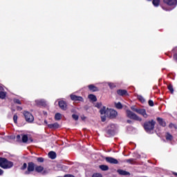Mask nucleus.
Returning a JSON list of instances; mask_svg holds the SVG:
<instances>
[{
    "label": "nucleus",
    "instance_id": "nucleus-1",
    "mask_svg": "<svg viewBox=\"0 0 177 177\" xmlns=\"http://www.w3.org/2000/svg\"><path fill=\"white\" fill-rule=\"evenodd\" d=\"M0 167L4 169H8L13 167V162L6 160L5 158H0Z\"/></svg>",
    "mask_w": 177,
    "mask_h": 177
},
{
    "label": "nucleus",
    "instance_id": "nucleus-2",
    "mask_svg": "<svg viewBox=\"0 0 177 177\" xmlns=\"http://www.w3.org/2000/svg\"><path fill=\"white\" fill-rule=\"evenodd\" d=\"M154 127H156V121H154V120L147 121L144 123V128L147 132L153 131V129H154Z\"/></svg>",
    "mask_w": 177,
    "mask_h": 177
},
{
    "label": "nucleus",
    "instance_id": "nucleus-3",
    "mask_svg": "<svg viewBox=\"0 0 177 177\" xmlns=\"http://www.w3.org/2000/svg\"><path fill=\"white\" fill-rule=\"evenodd\" d=\"M126 114L127 117H128V118H131V120H136V121H142V118H139V116H138L131 110H127Z\"/></svg>",
    "mask_w": 177,
    "mask_h": 177
},
{
    "label": "nucleus",
    "instance_id": "nucleus-4",
    "mask_svg": "<svg viewBox=\"0 0 177 177\" xmlns=\"http://www.w3.org/2000/svg\"><path fill=\"white\" fill-rule=\"evenodd\" d=\"M24 115L26 122H34V116L28 111H24Z\"/></svg>",
    "mask_w": 177,
    "mask_h": 177
},
{
    "label": "nucleus",
    "instance_id": "nucleus-5",
    "mask_svg": "<svg viewBox=\"0 0 177 177\" xmlns=\"http://www.w3.org/2000/svg\"><path fill=\"white\" fill-rule=\"evenodd\" d=\"M34 169H35V165L34 162H29L28 164L27 171H25V175H30L31 172H34Z\"/></svg>",
    "mask_w": 177,
    "mask_h": 177
},
{
    "label": "nucleus",
    "instance_id": "nucleus-6",
    "mask_svg": "<svg viewBox=\"0 0 177 177\" xmlns=\"http://www.w3.org/2000/svg\"><path fill=\"white\" fill-rule=\"evenodd\" d=\"M118 113L114 109H106V115L111 118H115L118 115Z\"/></svg>",
    "mask_w": 177,
    "mask_h": 177
},
{
    "label": "nucleus",
    "instance_id": "nucleus-7",
    "mask_svg": "<svg viewBox=\"0 0 177 177\" xmlns=\"http://www.w3.org/2000/svg\"><path fill=\"white\" fill-rule=\"evenodd\" d=\"M115 131V124H110L106 129V132L109 135H114Z\"/></svg>",
    "mask_w": 177,
    "mask_h": 177
},
{
    "label": "nucleus",
    "instance_id": "nucleus-8",
    "mask_svg": "<svg viewBox=\"0 0 177 177\" xmlns=\"http://www.w3.org/2000/svg\"><path fill=\"white\" fill-rule=\"evenodd\" d=\"M71 100H74L75 102H84V98L81 96H77L75 95H71Z\"/></svg>",
    "mask_w": 177,
    "mask_h": 177
},
{
    "label": "nucleus",
    "instance_id": "nucleus-9",
    "mask_svg": "<svg viewBox=\"0 0 177 177\" xmlns=\"http://www.w3.org/2000/svg\"><path fill=\"white\" fill-rule=\"evenodd\" d=\"M164 3L168 5L169 6H175L176 5V0H163Z\"/></svg>",
    "mask_w": 177,
    "mask_h": 177
},
{
    "label": "nucleus",
    "instance_id": "nucleus-10",
    "mask_svg": "<svg viewBox=\"0 0 177 177\" xmlns=\"http://www.w3.org/2000/svg\"><path fill=\"white\" fill-rule=\"evenodd\" d=\"M105 160L106 162H109V164H118V161L114 158L106 157Z\"/></svg>",
    "mask_w": 177,
    "mask_h": 177
},
{
    "label": "nucleus",
    "instance_id": "nucleus-11",
    "mask_svg": "<svg viewBox=\"0 0 177 177\" xmlns=\"http://www.w3.org/2000/svg\"><path fill=\"white\" fill-rule=\"evenodd\" d=\"M58 104L59 106V108L62 110L66 111L67 110V103H66V102H64V100H61L58 102Z\"/></svg>",
    "mask_w": 177,
    "mask_h": 177
},
{
    "label": "nucleus",
    "instance_id": "nucleus-12",
    "mask_svg": "<svg viewBox=\"0 0 177 177\" xmlns=\"http://www.w3.org/2000/svg\"><path fill=\"white\" fill-rule=\"evenodd\" d=\"M137 113L142 115L144 118H147L149 117V115L146 113V109H138Z\"/></svg>",
    "mask_w": 177,
    "mask_h": 177
},
{
    "label": "nucleus",
    "instance_id": "nucleus-13",
    "mask_svg": "<svg viewBox=\"0 0 177 177\" xmlns=\"http://www.w3.org/2000/svg\"><path fill=\"white\" fill-rule=\"evenodd\" d=\"M88 88L89 89V91H91V92H98V91H99V88H97L96 86H95L93 84L88 85Z\"/></svg>",
    "mask_w": 177,
    "mask_h": 177
},
{
    "label": "nucleus",
    "instance_id": "nucleus-14",
    "mask_svg": "<svg viewBox=\"0 0 177 177\" xmlns=\"http://www.w3.org/2000/svg\"><path fill=\"white\" fill-rule=\"evenodd\" d=\"M157 121L161 127H167V122H165V120L161 118H157Z\"/></svg>",
    "mask_w": 177,
    "mask_h": 177
},
{
    "label": "nucleus",
    "instance_id": "nucleus-15",
    "mask_svg": "<svg viewBox=\"0 0 177 177\" xmlns=\"http://www.w3.org/2000/svg\"><path fill=\"white\" fill-rule=\"evenodd\" d=\"M117 172H118V174H119V175H122L124 176L131 175V174L129 172L122 170V169H118Z\"/></svg>",
    "mask_w": 177,
    "mask_h": 177
},
{
    "label": "nucleus",
    "instance_id": "nucleus-16",
    "mask_svg": "<svg viewBox=\"0 0 177 177\" xmlns=\"http://www.w3.org/2000/svg\"><path fill=\"white\" fill-rule=\"evenodd\" d=\"M117 93L118 95H119V96H125V95H128V92L127 91V90L122 89L118 90Z\"/></svg>",
    "mask_w": 177,
    "mask_h": 177
},
{
    "label": "nucleus",
    "instance_id": "nucleus-17",
    "mask_svg": "<svg viewBox=\"0 0 177 177\" xmlns=\"http://www.w3.org/2000/svg\"><path fill=\"white\" fill-rule=\"evenodd\" d=\"M35 103L38 106H46V102H45L44 100H37Z\"/></svg>",
    "mask_w": 177,
    "mask_h": 177
},
{
    "label": "nucleus",
    "instance_id": "nucleus-18",
    "mask_svg": "<svg viewBox=\"0 0 177 177\" xmlns=\"http://www.w3.org/2000/svg\"><path fill=\"white\" fill-rule=\"evenodd\" d=\"M48 157L51 158V160H55V158H56V153L55 151H50L48 153Z\"/></svg>",
    "mask_w": 177,
    "mask_h": 177
},
{
    "label": "nucleus",
    "instance_id": "nucleus-19",
    "mask_svg": "<svg viewBox=\"0 0 177 177\" xmlns=\"http://www.w3.org/2000/svg\"><path fill=\"white\" fill-rule=\"evenodd\" d=\"M22 139L21 141L23 143H27L28 142V136L26 134L21 135Z\"/></svg>",
    "mask_w": 177,
    "mask_h": 177
},
{
    "label": "nucleus",
    "instance_id": "nucleus-20",
    "mask_svg": "<svg viewBox=\"0 0 177 177\" xmlns=\"http://www.w3.org/2000/svg\"><path fill=\"white\" fill-rule=\"evenodd\" d=\"M88 99H90V100H92V102H96L97 100V98H96V95L93 94L88 95Z\"/></svg>",
    "mask_w": 177,
    "mask_h": 177
},
{
    "label": "nucleus",
    "instance_id": "nucleus-21",
    "mask_svg": "<svg viewBox=\"0 0 177 177\" xmlns=\"http://www.w3.org/2000/svg\"><path fill=\"white\" fill-rule=\"evenodd\" d=\"M36 172H42L44 171V167L42 166H37L35 168Z\"/></svg>",
    "mask_w": 177,
    "mask_h": 177
},
{
    "label": "nucleus",
    "instance_id": "nucleus-22",
    "mask_svg": "<svg viewBox=\"0 0 177 177\" xmlns=\"http://www.w3.org/2000/svg\"><path fill=\"white\" fill-rule=\"evenodd\" d=\"M100 113L102 115L106 114V115H107V109H106V106H103V108L100 109Z\"/></svg>",
    "mask_w": 177,
    "mask_h": 177
},
{
    "label": "nucleus",
    "instance_id": "nucleus-23",
    "mask_svg": "<svg viewBox=\"0 0 177 177\" xmlns=\"http://www.w3.org/2000/svg\"><path fill=\"white\" fill-rule=\"evenodd\" d=\"M48 128H59V124L58 123H54V124H48Z\"/></svg>",
    "mask_w": 177,
    "mask_h": 177
},
{
    "label": "nucleus",
    "instance_id": "nucleus-24",
    "mask_svg": "<svg viewBox=\"0 0 177 177\" xmlns=\"http://www.w3.org/2000/svg\"><path fill=\"white\" fill-rule=\"evenodd\" d=\"M100 169H102V171H109V166L107 165H100Z\"/></svg>",
    "mask_w": 177,
    "mask_h": 177
},
{
    "label": "nucleus",
    "instance_id": "nucleus-25",
    "mask_svg": "<svg viewBox=\"0 0 177 177\" xmlns=\"http://www.w3.org/2000/svg\"><path fill=\"white\" fill-rule=\"evenodd\" d=\"M135 161L136 160L133 158L127 159L126 160H124L125 162H129V164H135Z\"/></svg>",
    "mask_w": 177,
    "mask_h": 177
},
{
    "label": "nucleus",
    "instance_id": "nucleus-26",
    "mask_svg": "<svg viewBox=\"0 0 177 177\" xmlns=\"http://www.w3.org/2000/svg\"><path fill=\"white\" fill-rule=\"evenodd\" d=\"M55 119L57 121H59V120H62V114H60V113H56L55 115Z\"/></svg>",
    "mask_w": 177,
    "mask_h": 177
},
{
    "label": "nucleus",
    "instance_id": "nucleus-27",
    "mask_svg": "<svg viewBox=\"0 0 177 177\" xmlns=\"http://www.w3.org/2000/svg\"><path fill=\"white\" fill-rule=\"evenodd\" d=\"M152 3L154 6H160V0H153Z\"/></svg>",
    "mask_w": 177,
    "mask_h": 177
},
{
    "label": "nucleus",
    "instance_id": "nucleus-28",
    "mask_svg": "<svg viewBox=\"0 0 177 177\" xmlns=\"http://www.w3.org/2000/svg\"><path fill=\"white\" fill-rule=\"evenodd\" d=\"M138 99L142 103H145L146 102V100L143 97L142 95H138Z\"/></svg>",
    "mask_w": 177,
    "mask_h": 177
},
{
    "label": "nucleus",
    "instance_id": "nucleus-29",
    "mask_svg": "<svg viewBox=\"0 0 177 177\" xmlns=\"http://www.w3.org/2000/svg\"><path fill=\"white\" fill-rule=\"evenodd\" d=\"M6 97V93L3 91L0 92V99H5Z\"/></svg>",
    "mask_w": 177,
    "mask_h": 177
},
{
    "label": "nucleus",
    "instance_id": "nucleus-30",
    "mask_svg": "<svg viewBox=\"0 0 177 177\" xmlns=\"http://www.w3.org/2000/svg\"><path fill=\"white\" fill-rule=\"evenodd\" d=\"M115 106L116 109H122V104H121V102L115 103Z\"/></svg>",
    "mask_w": 177,
    "mask_h": 177
},
{
    "label": "nucleus",
    "instance_id": "nucleus-31",
    "mask_svg": "<svg viewBox=\"0 0 177 177\" xmlns=\"http://www.w3.org/2000/svg\"><path fill=\"white\" fill-rule=\"evenodd\" d=\"M166 139L167 140H172V136L167 133L166 135Z\"/></svg>",
    "mask_w": 177,
    "mask_h": 177
},
{
    "label": "nucleus",
    "instance_id": "nucleus-32",
    "mask_svg": "<svg viewBox=\"0 0 177 177\" xmlns=\"http://www.w3.org/2000/svg\"><path fill=\"white\" fill-rule=\"evenodd\" d=\"M109 86L110 87L111 89H114L115 88V85L114 83H108Z\"/></svg>",
    "mask_w": 177,
    "mask_h": 177
},
{
    "label": "nucleus",
    "instance_id": "nucleus-33",
    "mask_svg": "<svg viewBox=\"0 0 177 177\" xmlns=\"http://www.w3.org/2000/svg\"><path fill=\"white\" fill-rule=\"evenodd\" d=\"M167 88L171 93H174V87L171 84H169Z\"/></svg>",
    "mask_w": 177,
    "mask_h": 177
},
{
    "label": "nucleus",
    "instance_id": "nucleus-34",
    "mask_svg": "<svg viewBox=\"0 0 177 177\" xmlns=\"http://www.w3.org/2000/svg\"><path fill=\"white\" fill-rule=\"evenodd\" d=\"M72 118H73V120H75V121H78L79 116H78V115L73 114Z\"/></svg>",
    "mask_w": 177,
    "mask_h": 177
},
{
    "label": "nucleus",
    "instance_id": "nucleus-35",
    "mask_svg": "<svg viewBox=\"0 0 177 177\" xmlns=\"http://www.w3.org/2000/svg\"><path fill=\"white\" fill-rule=\"evenodd\" d=\"M149 105L151 106V107H153V106H154V102H153V100H149Z\"/></svg>",
    "mask_w": 177,
    "mask_h": 177
},
{
    "label": "nucleus",
    "instance_id": "nucleus-36",
    "mask_svg": "<svg viewBox=\"0 0 177 177\" xmlns=\"http://www.w3.org/2000/svg\"><path fill=\"white\" fill-rule=\"evenodd\" d=\"M13 121L15 124H17V115H15L13 117Z\"/></svg>",
    "mask_w": 177,
    "mask_h": 177
},
{
    "label": "nucleus",
    "instance_id": "nucleus-37",
    "mask_svg": "<svg viewBox=\"0 0 177 177\" xmlns=\"http://www.w3.org/2000/svg\"><path fill=\"white\" fill-rule=\"evenodd\" d=\"M14 102L17 103V104H21V102L19 100L15 99Z\"/></svg>",
    "mask_w": 177,
    "mask_h": 177
},
{
    "label": "nucleus",
    "instance_id": "nucleus-38",
    "mask_svg": "<svg viewBox=\"0 0 177 177\" xmlns=\"http://www.w3.org/2000/svg\"><path fill=\"white\" fill-rule=\"evenodd\" d=\"M27 168V163H24L23 166L21 167V169L24 170Z\"/></svg>",
    "mask_w": 177,
    "mask_h": 177
},
{
    "label": "nucleus",
    "instance_id": "nucleus-39",
    "mask_svg": "<svg viewBox=\"0 0 177 177\" xmlns=\"http://www.w3.org/2000/svg\"><path fill=\"white\" fill-rule=\"evenodd\" d=\"M131 109L133 110V111H135L136 113H138V111H139V109H136L135 106H131Z\"/></svg>",
    "mask_w": 177,
    "mask_h": 177
},
{
    "label": "nucleus",
    "instance_id": "nucleus-40",
    "mask_svg": "<svg viewBox=\"0 0 177 177\" xmlns=\"http://www.w3.org/2000/svg\"><path fill=\"white\" fill-rule=\"evenodd\" d=\"M169 127L170 128H175V129H176V125H175V124H172V123H170L169 125Z\"/></svg>",
    "mask_w": 177,
    "mask_h": 177
},
{
    "label": "nucleus",
    "instance_id": "nucleus-41",
    "mask_svg": "<svg viewBox=\"0 0 177 177\" xmlns=\"http://www.w3.org/2000/svg\"><path fill=\"white\" fill-rule=\"evenodd\" d=\"M38 162H44V158H37Z\"/></svg>",
    "mask_w": 177,
    "mask_h": 177
},
{
    "label": "nucleus",
    "instance_id": "nucleus-42",
    "mask_svg": "<svg viewBox=\"0 0 177 177\" xmlns=\"http://www.w3.org/2000/svg\"><path fill=\"white\" fill-rule=\"evenodd\" d=\"M92 177H102V174H95Z\"/></svg>",
    "mask_w": 177,
    "mask_h": 177
},
{
    "label": "nucleus",
    "instance_id": "nucleus-43",
    "mask_svg": "<svg viewBox=\"0 0 177 177\" xmlns=\"http://www.w3.org/2000/svg\"><path fill=\"white\" fill-rule=\"evenodd\" d=\"M95 107H97V109H100L102 107V104L101 103H97L95 104Z\"/></svg>",
    "mask_w": 177,
    "mask_h": 177
},
{
    "label": "nucleus",
    "instance_id": "nucleus-44",
    "mask_svg": "<svg viewBox=\"0 0 177 177\" xmlns=\"http://www.w3.org/2000/svg\"><path fill=\"white\" fill-rule=\"evenodd\" d=\"M101 118H102V122H104V121H106V116H102Z\"/></svg>",
    "mask_w": 177,
    "mask_h": 177
},
{
    "label": "nucleus",
    "instance_id": "nucleus-45",
    "mask_svg": "<svg viewBox=\"0 0 177 177\" xmlns=\"http://www.w3.org/2000/svg\"><path fill=\"white\" fill-rule=\"evenodd\" d=\"M64 177H75V176H74L71 174H66V175L64 176Z\"/></svg>",
    "mask_w": 177,
    "mask_h": 177
},
{
    "label": "nucleus",
    "instance_id": "nucleus-46",
    "mask_svg": "<svg viewBox=\"0 0 177 177\" xmlns=\"http://www.w3.org/2000/svg\"><path fill=\"white\" fill-rule=\"evenodd\" d=\"M174 60H175L176 62H177V55H176V54H175V55H174Z\"/></svg>",
    "mask_w": 177,
    "mask_h": 177
},
{
    "label": "nucleus",
    "instance_id": "nucleus-47",
    "mask_svg": "<svg viewBox=\"0 0 177 177\" xmlns=\"http://www.w3.org/2000/svg\"><path fill=\"white\" fill-rule=\"evenodd\" d=\"M81 119L84 121V120H86V117H85L84 115L81 116Z\"/></svg>",
    "mask_w": 177,
    "mask_h": 177
},
{
    "label": "nucleus",
    "instance_id": "nucleus-48",
    "mask_svg": "<svg viewBox=\"0 0 177 177\" xmlns=\"http://www.w3.org/2000/svg\"><path fill=\"white\" fill-rule=\"evenodd\" d=\"M1 175H3V170H2L1 169H0V176Z\"/></svg>",
    "mask_w": 177,
    "mask_h": 177
},
{
    "label": "nucleus",
    "instance_id": "nucleus-49",
    "mask_svg": "<svg viewBox=\"0 0 177 177\" xmlns=\"http://www.w3.org/2000/svg\"><path fill=\"white\" fill-rule=\"evenodd\" d=\"M20 138H21L20 135L17 136V140H20Z\"/></svg>",
    "mask_w": 177,
    "mask_h": 177
},
{
    "label": "nucleus",
    "instance_id": "nucleus-50",
    "mask_svg": "<svg viewBox=\"0 0 177 177\" xmlns=\"http://www.w3.org/2000/svg\"><path fill=\"white\" fill-rule=\"evenodd\" d=\"M127 122H128V124H132V120H128Z\"/></svg>",
    "mask_w": 177,
    "mask_h": 177
},
{
    "label": "nucleus",
    "instance_id": "nucleus-51",
    "mask_svg": "<svg viewBox=\"0 0 177 177\" xmlns=\"http://www.w3.org/2000/svg\"><path fill=\"white\" fill-rule=\"evenodd\" d=\"M0 91H3V88L2 86H0Z\"/></svg>",
    "mask_w": 177,
    "mask_h": 177
},
{
    "label": "nucleus",
    "instance_id": "nucleus-52",
    "mask_svg": "<svg viewBox=\"0 0 177 177\" xmlns=\"http://www.w3.org/2000/svg\"><path fill=\"white\" fill-rule=\"evenodd\" d=\"M44 124H48V121H46V120H44Z\"/></svg>",
    "mask_w": 177,
    "mask_h": 177
},
{
    "label": "nucleus",
    "instance_id": "nucleus-53",
    "mask_svg": "<svg viewBox=\"0 0 177 177\" xmlns=\"http://www.w3.org/2000/svg\"><path fill=\"white\" fill-rule=\"evenodd\" d=\"M18 110H22L21 107H18Z\"/></svg>",
    "mask_w": 177,
    "mask_h": 177
},
{
    "label": "nucleus",
    "instance_id": "nucleus-54",
    "mask_svg": "<svg viewBox=\"0 0 177 177\" xmlns=\"http://www.w3.org/2000/svg\"><path fill=\"white\" fill-rule=\"evenodd\" d=\"M174 175H177V174H176V173H175V174H174Z\"/></svg>",
    "mask_w": 177,
    "mask_h": 177
},
{
    "label": "nucleus",
    "instance_id": "nucleus-55",
    "mask_svg": "<svg viewBox=\"0 0 177 177\" xmlns=\"http://www.w3.org/2000/svg\"><path fill=\"white\" fill-rule=\"evenodd\" d=\"M30 142H32V140H30Z\"/></svg>",
    "mask_w": 177,
    "mask_h": 177
},
{
    "label": "nucleus",
    "instance_id": "nucleus-56",
    "mask_svg": "<svg viewBox=\"0 0 177 177\" xmlns=\"http://www.w3.org/2000/svg\"><path fill=\"white\" fill-rule=\"evenodd\" d=\"M148 1H151V0H148Z\"/></svg>",
    "mask_w": 177,
    "mask_h": 177
}]
</instances>
